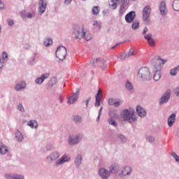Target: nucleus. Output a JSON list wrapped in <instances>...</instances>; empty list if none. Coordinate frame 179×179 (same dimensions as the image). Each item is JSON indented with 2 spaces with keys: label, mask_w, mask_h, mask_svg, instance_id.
<instances>
[{
  "label": "nucleus",
  "mask_w": 179,
  "mask_h": 179,
  "mask_svg": "<svg viewBox=\"0 0 179 179\" xmlns=\"http://www.w3.org/2000/svg\"><path fill=\"white\" fill-rule=\"evenodd\" d=\"M9 150V148L5 145H1L0 146V153L1 155H6Z\"/></svg>",
  "instance_id": "nucleus-28"
},
{
  "label": "nucleus",
  "mask_w": 179,
  "mask_h": 179,
  "mask_svg": "<svg viewBox=\"0 0 179 179\" xmlns=\"http://www.w3.org/2000/svg\"><path fill=\"white\" fill-rule=\"evenodd\" d=\"M119 3H122L120 7L119 13L120 16H122V15L127 12L128 7L127 6V4H125V0H119Z\"/></svg>",
  "instance_id": "nucleus-17"
},
{
  "label": "nucleus",
  "mask_w": 179,
  "mask_h": 179,
  "mask_svg": "<svg viewBox=\"0 0 179 179\" xmlns=\"http://www.w3.org/2000/svg\"><path fill=\"white\" fill-rule=\"evenodd\" d=\"M27 17H28V19H31V17H33V14H31V13H28L27 14Z\"/></svg>",
  "instance_id": "nucleus-52"
},
{
  "label": "nucleus",
  "mask_w": 179,
  "mask_h": 179,
  "mask_svg": "<svg viewBox=\"0 0 179 179\" xmlns=\"http://www.w3.org/2000/svg\"><path fill=\"white\" fill-rule=\"evenodd\" d=\"M122 117L123 118L124 121H128L130 124L132 122H135L136 121V117L134 113V111H129L128 109H124L122 113Z\"/></svg>",
  "instance_id": "nucleus-5"
},
{
  "label": "nucleus",
  "mask_w": 179,
  "mask_h": 179,
  "mask_svg": "<svg viewBox=\"0 0 179 179\" xmlns=\"http://www.w3.org/2000/svg\"><path fill=\"white\" fill-rule=\"evenodd\" d=\"M15 139L18 142H22V141H23V139H24L23 134H22V133L19 131H16Z\"/></svg>",
  "instance_id": "nucleus-29"
},
{
  "label": "nucleus",
  "mask_w": 179,
  "mask_h": 179,
  "mask_svg": "<svg viewBox=\"0 0 179 179\" xmlns=\"http://www.w3.org/2000/svg\"><path fill=\"white\" fill-rule=\"evenodd\" d=\"M17 110H19V111H20L21 113H24V108L23 107V105L22 103L18 104Z\"/></svg>",
  "instance_id": "nucleus-44"
},
{
  "label": "nucleus",
  "mask_w": 179,
  "mask_h": 179,
  "mask_svg": "<svg viewBox=\"0 0 179 179\" xmlns=\"http://www.w3.org/2000/svg\"><path fill=\"white\" fill-rule=\"evenodd\" d=\"M174 122H176V114L172 113L168 118L169 127H173V125L174 124Z\"/></svg>",
  "instance_id": "nucleus-26"
},
{
  "label": "nucleus",
  "mask_w": 179,
  "mask_h": 179,
  "mask_svg": "<svg viewBox=\"0 0 179 179\" xmlns=\"http://www.w3.org/2000/svg\"><path fill=\"white\" fill-rule=\"evenodd\" d=\"M80 93V90L77 89L76 93L67 98V103L69 104H75L78 101V99H79Z\"/></svg>",
  "instance_id": "nucleus-9"
},
{
  "label": "nucleus",
  "mask_w": 179,
  "mask_h": 179,
  "mask_svg": "<svg viewBox=\"0 0 179 179\" xmlns=\"http://www.w3.org/2000/svg\"><path fill=\"white\" fill-rule=\"evenodd\" d=\"M148 27H145L143 31V34H146L148 33Z\"/></svg>",
  "instance_id": "nucleus-54"
},
{
  "label": "nucleus",
  "mask_w": 179,
  "mask_h": 179,
  "mask_svg": "<svg viewBox=\"0 0 179 179\" xmlns=\"http://www.w3.org/2000/svg\"><path fill=\"white\" fill-rule=\"evenodd\" d=\"M73 36L76 40H82V38H84L87 41H90L92 38V34L89 31H85L83 27H76L73 31Z\"/></svg>",
  "instance_id": "nucleus-2"
},
{
  "label": "nucleus",
  "mask_w": 179,
  "mask_h": 179,
  "mask_svg": "<svg viewBox=\"0 0 179 179\" xmlns=\"http://www.w3.org/2000/svg\"><path fill=\"white\" fill-rule=\"evenodd\" d=\"M4 177L6 179H24V176L23 175L15 173H6Z\"/></svg>",
  "instance_id": "nucleus-15"
},
{
  "label": "nucleus",
  "mask_w": 179,
  "mask_h": 179,
  "mask_svg": "<svg viewBox=\"0 0 179 179\" xmlns=\"http://www.w3.org/2000/svg\"><path fill=\"white\" fill-rule=\"evenodd\" d=\"M46 149L47 150H51V149H52V146L48 145H46Z\"/></svg>",
  "instance_id": "nucleus-58"
},
{
  "label": "nucleus",
  "mask_w": 179,
  "mask_h": 179,
  "mask_svg": "<svg viewBox=\"0 0 179 179\" xmlns=\"http://www.w3.org/2000/svg\"><path fill=\"white\" fill-rule=\"evenodd\" d=\"M132 172V168L129 166H126L124 167V169L122 170L121 173H119L120 177H124V176H129Z\"/></svg>",
  "instance_id": "nucleus-19"
},
{
  "label": "nucleus",
  "mask_w": 179,
  "mask_h": 179,
  "mask_svg": "<svg viewBox=\"0 0 179 179\" xmlns=\"http://www.w3.org/2000/svg\"><path fill=\"white\" fill-rule=\"evenodd\" d=\"M93 66H100L102 69H106L107 68V64L105 60L100 58H96L92 62Z\"/></svg>",
  "instance_id": "nucleus-11"
},
{
  "label": "nucleus",
  "mask_w": 179,
  "mask_h": 179,
  "mask_svg": "<svg viewBox=\"0 0 179 179\" xmlns=\"http://www.w3.org/2000/svg\"><path fill=\"white\" fill-rule=\"evenodd\" d=\"M90 97H89L86 101H85V106L87 107L89 106V102L90 101Z\"/></svg>",
  "instance_id": "nucleus-53"
},
{
  "label": "nucleus",
  "mask_w": 179,
  "mask_h": 179,
  "mask_svg": "<svg viewBox=\"0 0 179 179\" xmlns=\"http://www.w3.org/2000/svg\"><path fill=\"white\" fill-rule=\"evenodd\" d=\"M38 13L41 15L45 12L47 9V1L45 0H40L38 3Z\"/></svg>",
  "instance_id": "nucleus-10"
},
{
  "label": "nucleus",
  "mask_w": 179,
  "mask_h": 179,
  "mask_svg": "<svg viewBox=\"0 0 179 179\" xmlns=\"http://www.w3.org/2000/svg\"><path fill=\"white\" fill-rule=\"evenodd\" d=\"M98 174L99 177L102 179H108V177H110V171L108 169H106L105 168H101L99 169L98 171Z\"/></svg>",
  "instance_id": "nucleus-12"
},
{
  "label": "nucleus",
  "mask_w": 179,
  "mask_h": 179,
  "mask_svg": "<svg viewBox=\"0 0 179 179\" xmlns=\"http://www.w3.org/2000/svg\"><path fill=\"white\" fill-rule=\"evenodd\" d=\"M2 59L6 62L8 61V53L6 52H3L2 54Z\"/></svg>",
  "instance_id": "nucleus-45"
},
{
  "label": "nucleus",
  "mask_w": 179,
  "mask_h": 179,
  "mask_svg": "<svg viewBox=\"0 0 179 179\" xmlns=\"http://www.w3.org/2000/svg\"><path fill=\"white\" fill-rule=\"evenodd\" d=\"M120 1V0H111L110 3V6H111L112 9H117V3Z\"/></svg>",
  "instance_id": "nucleus-36"
},
{
  "label": "nucleus",
  "mask_w": 179,
  "mask_h": 179,
  "mask_svg": "<svg viewBox=\"0 0 179 179\" xmlns=\"http://www.w3.org/2000/svg\"><path fill=\"white\" fill-rule=\"evenodd\" d=\"M92 12L93 15H97V14L100 13V7L94 6L92 10Z\"/></svg>",
  "instance_id": "nucleus-40"
},
{
  "label": "nucleus",
  "mask_w": 179,
  "mask_h": 179,
  "mask_svg": "<svg viewBox=\"0 0 179 179\" xmlns=\"http://www.w3.org/2000/svg\"><path fill=\"white\" fill-rule=\"evenodd\" d=\"M117 138L122 143H125V142H127V137L121 134H117Z\"/></svg>",
  "instance_id": "nucleus-30"
},
{
  "label": "nucleus",
  "mask_w": 179,
  "mask_h": 179,
  "mask_svg": "<svg viewBox=\"0 0 179 179\" xmlns=\"http://www.w3.org/2000/svg\"><path fill=\"white\" fill-rule=\"evenodd\" d=\"M103 111V107H101L100 109H99V115H101V112Z\"/></svg>",
  "instance_id": "nucleus-60"
},
{
  "label": "nucleus",
  "mask_w": 179,
  "mask_h": 179,
  "mask_svg": "<svg viewBox=\"0 0 179 179\" xmlns=\"http://www.w3.org/2000/svg\"><path fill=\"white\" fill-rule=\"evenodd\" d=\"M100 115H100V113H99L98 117L96 118V121H100Z\"/></svg>",
  "instance_id": "nucleus-61"
},
{
  "label": "nucleus",
  "mask_w": 179,
  "mask_h": 179,
  "mask_svg": "<svg viewBox=\"0 0 179 179\" xmlns=\"http://www.w3.org/2000/svg\"><path fill=\"white\" fill-rule=\"evenodd\" d=\"M83 138V134H76L70 135L69 137V145H78Z\"/></svg>",
  "instance_id": "nucleus-8"
},
{
  "label": "nucleus",
  "mask_w": 179,
  "mask_h": 179,
  "mask_svg": "<svg viewBox=\"0 0 179 179\" xmlns=\"http://www.w3.org/2000/svg\"><path fill=\"white\" fill-rule=\"evenodd\" d=\"M108 105L114 106V107H120V101H116L115 99L110 98L108 99Z\"/></svg>",
  "instance_id": "nucleus-27"
},
{
  "label": "nucleus",
  "mask_w": 179,
  "mask_h": 179,
  "mask_svg": "<svg viewBox=\"0 0 179 179\" xmlns=\"http://www.w3.org/2000/svg\"><path fill=\"white\" fill-rule=\"evenodd\" d=\"M125 87L127 90H132V89H134V85L129 80H127Z\"/></svg>",
  "instance_id": "nucleus-39"
},
{
  "label": "nucleus",
  "mask_w": 179,
  "mask_h": 179,
  "mask_svg": "<svg viewBox=\"0 0 179 179\" xmlns=\"http://www.w3.org/2000/svg\"><path fill=\"white\" fill-rule=\"evenodd\" d=\"M131 27L133 30L138 29L139 28V21L138 20L134 21L132 23Z\"/></svg>",
  "instance_id": "nucleus-38"
},
{
  "label": "nucleus",
  "mask_w": 179,
  "mask_h": 179,
  "mask_svg": "<svg viewBox=\"0 0 179 179\" xmlns=\"http://www.w3.org/2000/svg\"><path fill=\"white\" fill-rule=\"evenodd\" d=\"M83 159V158L82 157L81 155H78L75 159H74V163L76 164V167L77 169H79L80 167V165L82 164V160Z\"/></svg>",
  "instance_id": "nucleus-24"
},
{
  "label": "nucleus",
  "mask_w": 179,
  "mask_h": 179,
  "mask_svg": "<svg viewBox=\"0 0 179 179\" xmlns=\"http://www.w3.org/2000/svg\"><path fill=\"white\" fill-rule=\"evenodd\" d=\"M57 100H59V103L62 104V103H64V98L62 97V95H59Z\"/></svg>",
  "instance_id": "nucleus-48"
},
{
  "label": "nucleus",
  "mask_w": 179,
  "mask_h": 179,
  "mask_svg": "<svg viewBox=\"0 0 179 179\" xmlns=\"http://www.w3.org/2000/svg\"><path fill=\"white\" fill-rule=\"evenodd\" d=\"M92 24L94 27H96L97 30H100L101 29V25H100L97 21H94Z\"/></svg>",
  "instance_id": "nucleus-43"
},
{
  "label": "nucleus",
  "mask_w": 179,
  "mask_h": 179,
  "mask_svg": "<svg viewBox=\"0 0 179 179\" xmlns=\"http://www.w3.org/2000/svg\"><path fill=\"white\" fill-rule=\"evenodd\" d=\"M155 61H156L157 65L155 66V72L153 79L155 82H157V80H159L160 78H162V73L160 72L162 67L167 62V60L162 59L160 57L157 56L155 57Z\"/></svg>",
  "instance_id": "nucleus-3"
},
{
  "label": "nucleus",
  "mask_w": 179,
  "mask_h": 179,
  "mask_svg": "<svg viewBox=\"0 0 179 179\" xmlns=\"http://www.w3.org/2000/svg\"><path fill=\"white\" fill-rule=\"evenodd\" d=\"M115 121V120L113 117H109L108 120V124H111L112 122H114Z\"/></svg>",
  "instance_id": "nucleus-50"
},
{
  "label": "nucleus",
  "mask_w": 179,
  "mask_h": 179,
  "mask_svg": "<svg viewBox=\"0 0 179 179\" xmlns=\"http://www.w3.org/2000/svg\"><path fill=\"white\" fill-rule=\"evenodd\" d=\"M136 17V14L135 11H130L125 15V20L127 23H132L134 20H135V17Z\"/></svg>",
  "instance_id": "nucleus-14"
},
{
  "label": "nucleus",
  "mask_w": 179,
  "mask_h": 179,
  "mask_svg": "<svg viewBox=\"0 0 179 179\" xmlns=\"http://www.w3.org/2000/svg\"><path fill=\"white\" fill-rule=\"evenodd\" d=\"M35 58H36V57H34V61Z\"/></svg>",
  "instance_id": "nucleus-64"
},
{
  "label": "nucleus",
  "mask_w": 179,
  "mask_h": 179,
  "mask_svg": "<svg viewBox=\"0 0 179 179\" xmlns=\"http://www.w3.org/2000/svg\"><path fill=\"white\" fill-rule=\"evenodd\" d=\"M71 2H72V0H65L64 1V3H66V5H69V3H71Z\"/></svg>",
  "instance_id": "nucleus-57"
},
{
  "label": "nucleus",
  "mask_w": 179,
  "mask_h": 179,
  "mask_svg": "<svg viewBox=\"0 0 179 179\" xmlns=\"http://www.w3.org/2000/svg\"><path fill=\"white\" fill-rule=\"evenodd\" d=\"M1 25H0V33H1Z\"/></svg>",
  "instance_id": "nucleus-63"
},
{
  "label": "nucleus",
  "mask_w": 179,
  "mask_h": 179,
  "mask_svg": "<svg viewBox=\"0 0 179 179\" xmlns=\"http://www.w3.org/2000/svg\"><path fill=\"white\" fill-rule=\"evenodd\" d=\"M152 9L150 6H145L143 10V20L145 24H151L152 22L150 21V13Z\"/></svg>",
  "instance_id": "nucleus-6"
},
{
  "label": "nucleus",
  "mask_w": 179,
  "mask_h": 179,
  "mask_svg": "<svg viewBox=\"0 0 179 179\" xmlns=\"http://www.w3.org/2000/svg\"><path fill=\"white\" fill-rule=\"evenodd\" d=\"M170 100V93L169 92H165V94L162 96L159 104H164V103H167Z\"/></svg>",
  "instance_id": "nucleus-22"
},
{
  "label": "nucleus",
  "mask_w": 179,
  "mask_h": 179,
  "mask_svg": "<svg viewBox=\"0 0 179 179\" xmlns=\"http://www.w3.org/2000/svg\"><path fill=\"white\" fill-rule=\"evenodd\" d=\"M73 121L76 124H80L82 122V117L80 115H73Z\"/></svg>",
  "instance_id": "nucleus-34"
},
{
  "label": "nucleus",
  "mask_w": 179,
  "mask_h": 179,
  "mask_svg": "<svg viewBox=\"0 0 179 179\" xmlns=\"http://www.w3.org/2000/svg\"><path fill=\"white\" fill-rule=\"evenodd\" d=\"M59 156H61V154L58 151L52 152L47 157L45 162L52 163V162H55L54 167H59V166H62V164H65V163H69V162H71V157H69V155L64 154L60 158Z\"/></svg>",
  "instance_id": "nucleus-1"
},
{
  "label": "nucleus",
  "mask_w": 179,
  "mask_h": 179,
  "mask_svg": "<svg viewBox=\"0 0 179 179\" xmlns=\"http://www.w3.org/2000/svg\"><path fill=\"white\" fill-rule=\"evenodd\" d=\"M174 92H175V94L179 97V87H177L174 90Z\"/></svg>",
  "instance_id": "nucleus-51"
},
{
  "label": "nucleus",
  "mask_w": 179,
  "mask_h": 179,
  "mask_svg": "<svg viewBox=\"0 0 179 179\" xmlns=\"http://www.w3.org/2000/svg\"><path fill=\"white\" fill-rule=\"evenodd\" d=\"M144 38L147 40L148 45L150 47H155L156 46V41H155V39L152 38V34H149L144 36Z\"/></svg>",
  "instance_id": "nucleus-18"
},
{
  "label": "nucleus",
  "mask_w": 179,
  "mask_h": 179,
  "mask_svg": "<svg viewBox=\"0 0 179 179\" xmlns=\"http://www.w3.org/2000/svg\"><path fill=\"white\" fill-rule=\"evenodd\" d=\"M4 5L3 3L0 0V10L3 9Z\"/></svg>",
  "instance_id": "nucleus-56"
},
{
  "label": "nucleus",
  "mask_w": 179,
  "mask_h": 179,
  "mask_svg": "<svg viewBox=\"0 0 179 179\" xmlns=\"http://www.w3.org/2000/svg\"><path fill=\"white\" fill-rule=\"evenodd\" d=\"M110 125H113V127H117V125H118V124L117 123V122H113L112 123L110 124Z\"/></svg>",
  "instance_id": "nucleus-55"
},
{
  "label": "nucleus",
  "mask_w": 179,
  "mask_h": 179,
  "mask_svg": "<svg viewBox=\"0 0 179 179\" xmlns=\"http://www.w3.org/2000/svg\"><path fill=\"white\" fill-rule=\"evenodd\" d=\"M48 78H50V73H45L35 80V83L36 85H42L45 79H48Z\"/></svg>",
  "instance_id": "nucleus-13"
},
{
  "label": "nucleus",
  "mask_w": 179,
  "mask_h": 179,
  "mask_svg": "<svg viewBox=\"0 0 179 179\" xmlns=\"http://www.w3.org/2000/svg\"><path fill=\"white\" fill-rule=\"evenodd\" d=\"M138 76L141 80H150V79H152L150 70L146 66L141 67L138 70Z\"/></svg>",
  "instance_id": "nucleus-4"
},
{
  "label": "nucleus",
  "mask_w": 179,
  "mask_h": 179,
  "mask_svg": "<svg viewBox=\"0 0 179 179\" xmlns=\"http://www.w3.org/2000/svg\"><path fill=\"white\" fill-rule=\"evenodd\" d=\"M136 54V52H135V48H131L127 54V57H129H129H132V56L135 55Z\"/></svg>",
  "instance_id": "nucleus-41"
},
{
  "label": "nucleus",
  "mask_w": 179,
  "mask_h": 179,
  "mask_svg": "<svg viewBox=\"0 0 179 179\" xmlns=\"http://www.w3.org/2000/svg\"><path fill=\"white\" fill-rule=\"evenodd\" d=\"M43 44L45 47H50L52 44V39L51 38H46L43 41Z\"/></svg>",
  "instance_id": "nucleus-35"
},
{
  "label": "nucleus",
  "mask_w": 179,
  "mask_h": 179,
  "mask_svg": "<svg viewBox=\"0 0 179 179\" xmlns=\"http://www.w3.org/2000/svg\"><path fill=\"white\" fill-rule=\"evenodd\" d=\"M173 9L176 10V12H179V0H174L173 1Z\"/></svg>",
  "instance_id": "nucleus-31"
},
{
  "label": "nucleus",
  "mask_w": 179,
  "mask_h": 179,
  "mask_svg": "<svg viewBox=\"0 0 179 179\" xmlns=\"http://www.w3.org/2000/svg\"><path fill=\"white\" fill-rule=\"evenodd\" d=\"M146 141L148 142H150V143H153V142H155V137H153L152 136H148L146 137Z\"/></svg>",
  "instance_id": "nucleus-42"
},
{
  "label": "nucleus",
  "mask_w": 179,
  "mask_h": 179,
  "mask_svg": "<svg viewBox=\"0 0 179 179\" xmlns=\"http://www.w3.org/2000/svg\"><path fill=\"white\" fill-rule=\"evenodd\" d=\"M26 89V83L24 81H21L16 84L15 87V90L16 92H20V90H23Z\"/></svg>",
  "instance_id": "nucleus-23"
},
{
  "label": "nucleus",
  "mask_w": 179,
  "mask_h": 179,
  "mask_svg": "<svg viewBox=\"0 0 179 179\" xmlns=\"http://www.w3.org/2000/svg\"><path fill=\"white\" fill-rule=\"evenodd\" d=\"M28 125L31 128H37V127H38V123H37V121L36 120H30L28 122Z\"/></svg>",
  "instance_id": "nucleus-33"
},
{
  "label": "nucleus",
  "mask_w": 179,
  "mask_h": 179,
  "mask_svg": "<svg viewBox=\"0 0 179 179\" xmlns=\"http://www.w3.org/2000/svg\"><path fill=\"white\" fill-rule=\"evenodd\" d=\"M120 45V43H117L115 46L112 47V50H114V48H116V47H118Z\"/></svg>",
  "instance_id": "nucleus-59"
},
{
  "label": "nucleus",
  "mask_w": 179,
  "mask_h": 179,
  "mask_svg": "<svg viewBox=\"0 0 179 179\" xmlns=\"http://www.w3.org/2000/svg\"><path fill=\"white\" fill-rule=\"evenodd\" d=\"M178 72H179V65L171 69L170 75H171V76H176V75H177V73Z\"/></svg>",
  "instance_id": "nucleus-32"
},
{
  "label": "nucleus",
  "mask_w": 179,
  "mask_h": 179,
  "mask_svg": "<svg viewBox=\"0 0 179 179\" xmlns=\"http://www.w3.org/2000/svg\"><path fill=\"white\" fill-rule=\"evenodd\" d=\"M101 93V90H99L95 96V100H96L94 103L95 107H99L100 106V103L101 101V96L100 95Z\"/></svg>",
  "instance_id": "nucleus-25"
},
{
  "label": "nucleus",
  "mask_w": 179,
  "mask_h": 179,
  "mask_svg": "<svg viewBox=\"0 0 179 179\" xmlns=\"http://www.w3.org/2000/svg\"><path fill=\"white\" fill-rule=\"evenodd\" d=\"M21 15H22V17L23 19H24V17H26V16L24 15L23 12L21 13Z\"/></svg>",
  "instance_id": "nucleus-62"
},
{
  "label": "nucleus",
  "mask_w": 179,
  "mask_h": 179,
  "mask_svg": "<svg viewBox=\"0 0 179 179\" xmlns=\"http://www.w3.org/2000/svg\"><path fill=\"white\" fill-rule=\"evenodd\" d=\"M136 113L141 118H145V116L146 115V110H145V109L141 106H137Z\"/></svg>",
  "instance_id": "nucleus-20"
},
{
  "label": "nucleus",
  "mask_w": 179,
  "mask_h": 179,
  "mask_svg": "<svg viewBox=\"0 0 179 179\" xmlns=\"http://www.w3.org/2000/svg\"><path fill=\"white\" fill-rule=\"evenodd\" d=\"M159 11L162 16H166V15H167L169 10H167L166 2L161 1L159 4Z\"/></svg>",
  "instance_id": "nucleus-16"
},
{
  "label": "nucleus",
  "mask_w": 179,
  "mask_h": 179,
  "mask_svg": "<svg viewBox=\"0 0 179 179\" xmlns=\"http://www.w3.org/2000/svg\"><path fill=\"white\" fill-rule=\"evenodd\" d=\"M7 23H8V26L12 27L15 24V21H13V20H12V19H8Z\"/></svg>",
  "instance_id": "nucleus-46"
},
{
  "label": "nucleus",
  "mask_w": 179,
  "mask_h": 179,
  "mask_svg": "<svg viewBox=\"0 0 179 179\" xmlns=\"http://www.w3.org/2000/svg\"><path fill=\"white\" fill-rule=\"evenodd\" d=\"M127 58H129L128 55L125 53H122V55H120V59H122V61H124V59H127Z\"/></svg>",
  "instance_id": "nucleus-47"
},
{
  "label": "nucleus",
  "mask_w": 179,
  "mask_h": 179,
  "mask_svg": "<svg viewBox=\"0 0 179 179\" xmlns=\"http://www.w3.org/2000/svg\"><path fill=\"white\" fill-rule=\"evenodd\" d=\"M3 64H4L3 59H0V69H2V68H3Z\"/></svg>",
  "instance_id": "nucleus-49"
},
{
  "label": "nucleus",
  "mask_w": 179,
  "mask_h": 179,
  "mask_svg": "<svg viewBox=\"0 0 179 179\" xmlns=\"http://www.w3.org/2000/svg\"><path fill=\"white\" fill-rule=\"evenodd\" d=\"M55 85H57V78H52L48 83V87L51 88Z\"/></svg>",
  "instance_id": "nucleus-37"
},
{
  "label": "nucleus",
  "mask_w": 179,
  "mask_h": 179,
  "mask_svg": "<svg viewBox=\"0 0 179 179\" xmlns=\"http://www.w3.org/2000/svg\"><path fill=\"white\" fill-rule=\"evenodd\" d=\"M120 171V165L118 164H113L109 168V173L117 174Z\"/></svg>",
  "instance_id": "nucleus-21"
},
{
  "label": "nucleus",
  "mask_w": 179,
  "mask_h": 179,
  "mask_svg": "<svg viewBox=\"0 0 179 179\" xmlns=\"http://www.w3.org/2000/svg\"><path fill=\"white\" fill-rule=\"evenodd\" d=\"M66 48L64 46H59L56 50V57L59 61H64L66 58Z\"/></svg>",
  "instance_id": "nucleus-7"
}]
</instances>
